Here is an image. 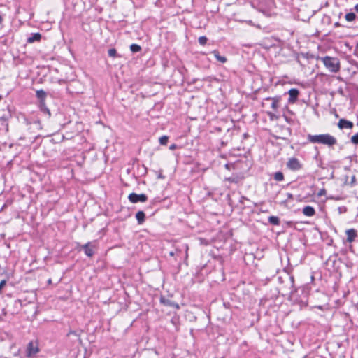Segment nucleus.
<instances>
[{
  "label": "nucleus",
  "instance_id": "nucleus-1",
  "mask_svg": "<svg viewBox=\"0 0 358 358\" xmlns=\"http://www.w3.org/2000/svg\"><path fill=\"white\" fill-rule=\"evenodd\" d=\"M308 140L312 143H320L329 147H331L336 144V138L329 134L307 136Z\"/></svg>",
  "mask_w": 358,
  "mask_h": 358
},
{
  "label": "nucleus",
  "instance_id": "nucleus-2",
  "mask_svg": "<svg viewBox=\"0 0 358 358\" xmlns=\"http://www.w3.org/2000/svg\"><path fill=\"white\" fill-rule=\"evenodd\" d=\"M278 281L280 283L286 282V285H282L280 289L283 295H289L292 296L296 289L294 287V278L293 275L286 274L285 277H278Z\"/></svg>",
  "mask_w": 358,
  "mask_h": 358
},
{
  "label": "nucleus",
  "instance_id": "nucleus-3",
  "mask_svg": "<svg viewBox=\"0 0 358 358\" xmlns=\"http://www.w3.org/2000/svg\"><path fill=\"white\" fill-rule=\"evenodd\" d=\"M324 66L331 71L336 73L339 71V62L336 57L326 56L322 58Z\"/></svg>",
  "mask_w": 358,
  "mask_h": 358
},
{
  "label": "nucleus",
  "instance_id": "nucleus-4",
  "mask_svg": "<svg viewBox=\"0 0 358 358\" xmlns=\"http://www.w3.org/2000/svg\"><path fill=\"white\" fill-rule=\"evenodd\" d=\"M288 169L292 171H297L303 168V164L296 157H291L286 163Z\"/></svg>",
  "mask_w": 358,
  "mask_h": 358
},
{
  "label": "nucleus",
  "instance_id": "nucleus-5",
  "mask_svg": "<svg viewBox=\"0 0 358 358\" xmlns=\"http://www.w3.org/2000/svg\"><path fill=\"white\" fill-rule=\"evenodd\" d=\"M128 199L133 203H136L138 202L144 203L147 201L148 196L145 194H137L136 193H131L128 196Z\"/></svg>",
  "mask_w": 358,
  "mask_h": 358
},
{
  "label": "nucleus",
  "instance_id": "nucleus-6",
  "mask_svg": "<svg viewBox=\"0 0 358 358\" xmlns=\"http://www.w3.org/2000/svg\"><path fill=\"white\" fill-rule=\"evenodd\" d=\"M78 250H83L84 251L85 254L89 257H92L94 254V252L93 250V245H92V243L90 241L84 245H80L79 247Z\"/></svg>",
  "mask_w": 358,
  "mask_h": 358
},
{
  "label": "nucleus",
  "instance_id": "nucleus-7",
  "mask_svg": "<svg viewBox=\"0 0 358 358\" xmlns=\"http://www.w3.org/2000/svg\"><path fill=\"white\" fill-rule=\"evenodd\" d=\"M337 125L340 129H352L354 127V123L350 120L342 118V119L339 120Z\"/></svg>",
  "mask_w": 358,
  "mask_h": 358
},
{
  "label": "nucleus",
  "instance_id": "nucleus-8",
  "mask_svg": "<svg viewBox=\"0 0 358 358\" xmlns=\"http://www.w3.org/2000/svg\"><path fill=\"white\" fill-rule=\"evenodd\" d=\"M160 303L162 304H163L164 306L171 307L176 310L180 308V306L177 303H176V302L173 301L172 300L167 299L163 296H162L160 297Z\"/></svg>",
  "mask_w": 358,
  "mask_h": 358
},
{
  "label": "nucleus",
  "instance_id": "nucleus-9",
  "mask_svg": "<svg viewBox=\"0 0 358 358\" xmlns=\"http://www.w3.org/2000/svg\"><path fill=\"white\" fill-rule=\"evenodd\" d=\"M289 99L288 102L289 103H294L298 99V96L299 94V91L296 88H292L288 91Z\"/></svg>",
  "mask_w": 358,
  "mask_h": 358
},
{
  "label": "nucleus",
  "instance_id": "nucleus-10",
  "mask_svg": "<svg viewBox=\"0 0 358 358\" xmlns=\"http://www.w3.org/2000/svg\"><path fill=\"white\" fill-rule=\"evenodd\" d=\"M38 352V348L37 345H34L33 342H29L27 348V355L28 357H32Z\"/></svg>",
  "mask_w": 358,
  "mask_h": 358
},
{
  "label": "nucleus",
  "instance_id": "nucleus-11",
  "mask_svg": "<svg viewBox=\"0 0 358 358\" xmlns=\"http://www.w3.org/2000/svg\"><path fill=\"white\" fill-rule=\"evenodd\" d=\"M24 122L27 124V126H30L29 127V129H41V122L39 120H35L33 122L30 121L29 120L25 118Z\"/></svg>",
  "mask_w": 358,
  "mask_h": 358
},
{
  "label": "nucleus",
  "instance_id": "nucleus-12",
  "mask_svg": "<svg viewBox=\"0 0 358 358\" xmlns=\"http://www.w3.org/2000/svg\"><path fill=\"white\" fill-rule=\"evenodd\" d=\"M357 183L356 180V176L355 175H352L350 176H345V180H344V185L349 186L350 187H354Z\"/></svg>",
  "mask_w": 358,
  "mask_h": 358
},
{
  "label": "nucleus",
  "instance_id": "nucleus-13",
  "mask_svg": "<svg viewBox=\"0 0 358 358\" xmlns=\"http://www.w3.org/2000/svg\"><path fill=\"white\" fill-rule=\"evenodd\" d=\"M345 233L347 235V241L348 243L353 242L357 236V231L354 229H348L346 230Z\"/></svg>",
  "mask_w": 358,
  "mask_h": 358
},
{
  "label": "nucleus",
  "instance_id": "nucleus-14",
  "mask_svg": "<svg viewBox=\"0 0 358 358\" xmlns=\"http://www.w3.org/2000/svg\"><path fill=\"white\" fill-rule=\"evenodd\" d=\"M41 37V34L39 33L31 34V36L27 39V42L28 43H33L36 41H40Z\"/></svg>",
  "mask_w": 358,
  "mask_h": 358
},
{
  "label": "nucleus",
  "instance_id": "nucleus-15",
  "mask_svg": "<svg viewBox=\"0 0 358 358\" xmlns=\"http://www.w3.org/2000/svg\"><path fill=\"white\" fill-rule=\"evenodd\" d=\"M303 213L306 216L312 217L315 214V210L313 207L310 206H306L303 209Z\"/></svg>",
  "mask_w": 358,
  "mask_h": 358
},
{
  "label": "nucleus",
  "instance_id": "nucleus-16",
  "mask_svg": "<svg viewBox=\"0 0 358 358\" xmlns=\"http://www.w3.org/2000/svg\"><path fill=\"white\" fill-rule=\"evenodd\" d=\"M39 108L41 112H43L48 118L50 117L51 113L48 108L46 106L45 102L39 103Z\"/></svg>",
  "mask_w": 358,
  "mask_h": 358
},
{
  "label": "nucleus",
  "instance_id": "nucleus-17",
  "mask_svg": "<svg viewBox=\"0 0 358 358\" xmlns=\"http://www.w3.org/2000/svg\"><path fill=\"white\" fill-rule=\"evenodd\" d=\"M36 97L39 99V103L45 102L47 93L43 90H37L36 92Z\"/></svg>",
  "mask_w": 358,
  "mask_h": 358
},
{
  "label": "nucleus",
  "instance_id": "nucleus-18",
  "mask_svg": "<svg viewBox=\"0 0 358 358\" xmlns=\"http://www.w3.org/2000/svg\"><path fill=\"white\" fill-rule=\"evenodd\" d=\"M136 218L138 224H142L145 222V215L143 211L139 210L136 214Z\"/></svg>",
  "mask_w": 358,
  "mask_h": 358
},
{
  "label": "nucleus",
  "instance_id": "nucleus-19",
  "mask_svg": "<svg viewBox=\"0 0 358 358\" xmlns=\"http://www.w3.org/2000/svg\"><path fill=\"white\" fill-rule=\"evenodd\" d=\"M212 54L216 58V59L221 63H225L227 62V58L224 56L220 55L218 50H214L212 52Z\"/></svg>",
  "mask_w": 358,
  "mask_h": 358
},
{
  "label": "nucleus",
  "instance_id": "nucleus-20",
  "mask_svg": "<svg viewBox=\"0 0 358 358\" xmlns=\"http://www.w3.org/2000/svg\"><path fill=\"white\" fill-rule=\"evenodd\" d=\"M266 99L272 100L271 108L274 110H276L277 108H278V103L280 101V98L279 97H272V98L269 97V98H267Z\"/></svg>",
  "mask_w": 358,
  "mask_h": 358
},
{
  "label": "nucleus",
  "instance_id": "nucleus-21",
  "mask_svg": "<svg viewBox=\"0 0 358 358\" xmlns=\"http://www.w3.org/2000/svg\"><path fill=\"white\" fill-rule=\"evenodd\" d=\"M268 222H270V224L275 226H278L280 224V219L277 216H270L268 217Z\"/></svg>",
  "mask_w": 358,
  "mask_h": 358
},
{
  "label": "nucleus",
  "instance_id": "nucleus-22",
  "mask_svg": "<svg viewBox=\"0 0 358 358\" xmlns=\"http://www.w3.org/2000/svg\"><path fill=\"white\" fill-rule=\"evenodd\" d=\"M273 178L278 182L284 180V174L281 171H277L273 174Z\"/></svg>",
  "mask_w": 358,
  "mask_h": 358
},
{
  "label": "nucleus",
  "instance_id": "nucleus-23",
  "mask_svg": "<svg viewBox=\"0 0 358 358\" xmlns=\"http://www.w3.org/2000/svg\"><path fill=\"white\" fill-rule=\"evenodd\" d=\"M130 50L134 53L138 52L141 50V47L138 44L133 43L130 45Z\"/></svg>",
  "mask_w": 358,
  "mask_h": 358
},
{
  "label": "nucleus",
  "instance_id": "nucleus-24",
  "mask_svg": "<svg viewBox=\"0 0 358 358\" xmlns=\"http://www.w3.org/2000/svg\"><path fill=\"white\" fill-rule=\"evenodd\" d=\"M345 18L348 22H352L356 18V15L354 13H348L345 15Z\"/></svg>",
  "mask_w": 358,
  "mask_h": 358
},
{
  "label": "nucleus",
  "instance_id": "nucleus-25",
  "mask_svg": "<svg viewBox=\"0 0 358 358\" xmlns=\"http://www.w3.org/2000/svg\"><path fill=\"white\" fill-rule=\"evenodd\" d=\"M159 141L161 145H165L168 143L169 137L167 136H162L159 138Z\"/></svg>",
  "mask_w": 358,
  "mask_h": 358
},
{
  "label": "nucleus",
  "instance_id": "nucleus-26",
  "mask_svg": "<svg viewBox=\"0 0 358 358\" xmlns=\"http://www.w3.org/2000/svg\"><path fill=\"white\" fill-rule=\"evenodd\" d=\"M198 41L200 45H205L208 41V38L206 36H202L199 38Z\"/></svg>",
  "mask_w": 358,
  "mask_h": 358
},
{
  "label": "nucleus",
  "instance_id": "nucleus-27",
  "mask_svg": "<svg viewBox=\"0 0 358 358\" xmlns=\"http://www.w3.org/2000/svg\"><path fill=\"white\" fill-rule=\"evenodd\" d=\"M350 141L355 145H358V132L351 137Z\"/></svg>",
  "mask_w": 358,
  "mask_h": 358
},
{
  "label": "nucleus",
  "instance_id": "nucleus-28",
  "mask_svg": "<svg viewBox=\"0 0 358 358\" xmlns=\"http://www.w3.org/2000/svg\"><path fill=\"white\" fill-rule=\"evenodd\" d=\"M225 181H228L232 183H238V179L237 177H229L224 179Z\"/></svg>",
  "mask_w": 358,
  "mask_h": 358
},
{
  "label": "nucleus",
  "instance_id": "nucleus-29",
  "mask_svg": "<svg viewBox=\"0 0 358 358\" xmlns=\"http://www.w3.org/2000/svg\"><path fill=\"white\" fill-rule=\"evenodd\" d=\"M108 55L111 57H115L117 55V51L115 48H110L108 50Z\"/></svg>",
  "mask_w": 358,
  "mask_h": 358
},
{
  "label": "nucleus",
  "instance_id": "nucleus-30",
  "mask_svg": "<svg viewBox=\"0 0 358 358\" xmlns=\"http://www.w3.org/2000/svg\"><path fill=\"white\" fill-rule=\"evenodd\" d=\"M6 285V280H2L1 282H0V293H1V289H3V287Z\"/></svg>",
  "mask_w": 358,
  "mask_h": 358
},
{
  "label": "nucleus",
  "instance_id": "nucleus-31",
  "mask_svg": "<svg viewBox=\"0 0 358 358\" xmlns=\"http://www.w3.org/2000/svg\"><path fill=\"white\" fill-rule=\"evenodd\" d=\"M325 193H326L325 189H321V190L319 192V193H318L317 194H318V196H322V195H324V194H325Z\"/></svg>",
  "mask_w": 358,
  "mask_h": 358
},
{
  "label": "nucleus",
  "instance_id": "nucleus-32",
  "mask_svg": "<svg viewBox=\"0 0 358 358\" xmlns=\"http://www.w3.org/2000/svg\"><path fill=\"white\" fill-rule=\"evenodd\" d=\"M176 148H177V145H176V144H174V143H173V144H172V145H171L169 146V149H170L171 150H175Z\"/></svg>",
  "mask_w": 358,
  "mask_h": 358
},
{
  "label": "nucleus",
  "instance_id": "nucleus-33",
  "mask_svg": "<svg viewBox=\"0 0 358 358\" xmlns=\"http://www.w3.org/2000/svg\"><path fill=\"white\" fill-rule=\"evenodd\" d=\"M177 320H178V318H176V317H173V318L171 319V322H172V324H173L174 325H176Z\"/></svg>",
  "mask_w": 358,
  "mask_h": 358
},
{
  "label": "nucleus",
  "instance_id": "nucleus-34",
  "mask_svg": "<svg viewBox=\"0 0 358 358\" xmlns=\"http://www.w3.org/2000/svg\"><path fill=\"white\" fill-rule=\"evenodd\" d=\"M244 200H248L247 197L244 196H242L241 197V199H240V203H243V202L244 201Z\"/></svg>",
  "mask_w": 358,
  "mask_h": 358
},
{
  "label": "nucleus",
  "instance_id": "nucleus-35",
  "mask_svg": "<svg viewBox=\"0 0 358 358\" xmlns=\"http://www.w3.org/2000/svg\"><path fill=\"white\" fill-rule=\"evenodd\" d=\"M14 304H15V306H17V305L21 306V301H20V300H15V301H14Z\"/></svg>",
  "mask_w": 358,
  "mask_h": 358
},
{
  "label": "nucleus",
  "instance_id": "nucleus-36",
  "mask_svg": "<svg viewBox=\"0 0 358 358\" xmlns=\"http://www.w3.org/2000/svg\"><path fill=\"white\" fill-rule=\"evenodd\" d=\"M355 10L357 13H358V3L355 5Z\"/></svg>",
  "mask_w": 358,
  "mask_h": 358
},
{
  "label": "nucleus",
  "instance_id": "nucleus-37",
  "mask_svg": "<svg viewBox=\"0 0 358 358\" xmlns=\"http://www.w3.org/2000/svg\"><path fill=\"white\" fill-rule=\"evenodd\" d=\"M3 20V17L0 15V24H2Z\"/></svg>",
  "mask_w": 358,
  "mask_h": 358
},
{
  "label": "nucleus",
  "instance_id": "nucleus-38",
  "mask_svg": "<svg viewBox=\"0 0 358 358\" xmlns=\"http://www.w3.org/2000/svg\"><path fill=\"white\" fill-rule=\"evenodd\" d=\"M334 26H335V27H338V26H340L339 22H336V23L334 24Z\"/></svg>",
  "mask_w": 358,
  "mask_h": 358
},
{
  "label": "nucleus",
  "instance_id": "nucleus-39",
  "mask_svg": "<svg viewBox=\"0 0 358 358\" xmlns=\"http://www.w3.org/2000/svg\"><path fill=\"white\" fill-rule=\"evenodd\" d=\"M76 334V332L75 331H71L69 333V334Z\"/></svg>",
  "mask_w": 358,
  "mask_h": 358
},
{
  "label": "nucleus",
  "instance_id": "nucleus-40",
  "mask_svg": "<svg viewBox=\"0 0 358 358\" xmlns=\"http://www.w3.org/2000/svg\"><path fill=\"white\" fill-rule=\"evenodd\" d=\"M225 167L227 169H229V165L228 164H225Z\"/></svg>",
  "mask_w": 358,
  "mask_h": 358
},
{
  "label": "nucleus",
  "instance_id": "nucleus-41",
  "mask_svg": "<svg viewBox=\"0 0 358 358\" xmlns=\"http://www.w3.org/2000/svg\"><path fill=\"white\" fill-rule=\"evenodd\" d=\"M169 255H170L171 256H173V255H174V252H170Z\"/></svg>",
  "mask_w": 358,
  "mask_h": 358
},
{
  "label": "nucleus",
  "instance_id": "nucleus-42",
  "mask_svg": "<svg viewBox=\"0 0 358 358\" xmlns=\"http://www.w3.org/2000/svg\"><path fill=\"white\" fill-rule=\"evenodd\" d=\"M285 120H286V121H287V122H289V119H288V117H285Z\"/></svg>",
  "mask_w": 358,
  "mask_h": 358
},
{
  "label": "nucleus",
  "instance_id": "nucleus-43",
  "mask_svg": "<svg viewBox=\"0 0 358 358\" xmlns=\"http://www.w3.org/2000/svg\"><path fill=\"white\" fill-rule=\"evenodd\" d=\"M48 284H50V283L52 282L51 279H49V280H48Z\"/></svg>",
  "mask_w": 358,
  "mask_h": 358
}]
</instances>
